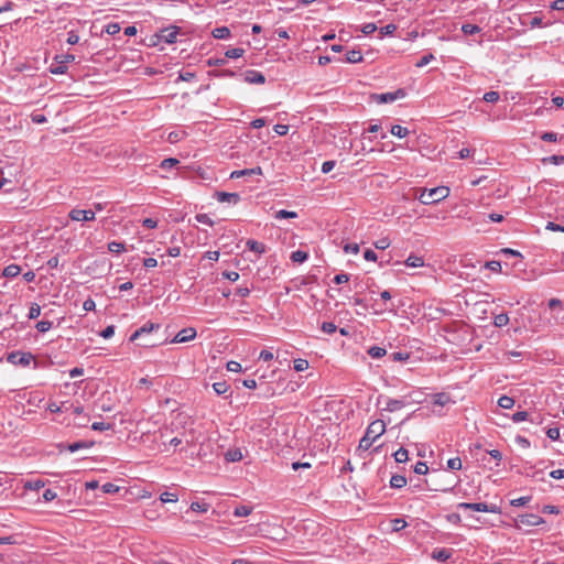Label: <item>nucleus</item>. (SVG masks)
I'll use <instances>...</instances> for the list:
<instances>
[{"label":"nucleus","mask_w":564,"mask_h":564,"mask_svg":"<svg viewBox=\"0 0 564 564\" xmlns=\"http://www.w3.org/2000/svg\"><path fill=\"white\" fill-rule=\"evenodd\" d=\"M405 264L411 268H420L424 265V260L422 257L410 254L405 260Z\"/></svg>","instance_id":"obj_21"},{"label":"nucleus","mask_w":564,"mask_h":564,"mask_svg":"<svg viewBox=\"0 0 564 564\" xmlns=\"http://www.w3.org/2000/svg\"><path fill=\"white\" fill-rule=\"evenodd\" d=\"M429 471V467L425 462H417L414 466V473L417 475H425Z\"/></svg>","instance_id":"obj_48"},{"label":"nucleus","mask_w":564,"mask_h":564,"mask_svg":"<svg viewBox=\"0 0 564 564\" xmlns=\"http://www.w3.org/2000/svg\"><path fill=\"white\" fill-rule=\"evenodd\" d=\"M66 41H67V43L69 45H75V44L78 43L79 36H78V34L75 31H69L67 33V40Z\"/></svg>","instance_id":"obj_64"},{"label":"nucleus","mask_w":564,"mask_h":564,"mask_svg":"<svg viewBox=\"0 0 564 564\" xmlns=\"http://www.w3.org/2000/svg\"><path fill=\"white\" fill-rule=\"evenodd\" d=\"M53 326V323L51 321H40L36 323L35 328L40 333H45L50 330Z\"/></svg>","instance_id":"obj_43"},{"label":"nucleus","mask_w":564,"mask_h":564,"mask_svg":"<svg viewBox=\"0 0 564 564\" xmlns=\"http://www.w3.org/2000/svg\"><path fill=\"white\" fill-rule=\"evenodd\" d=\"M531 501V496H524L517 499L511 500V506L513 507H522Z\"/></svg>","instance_id":"obj_50"},{"label":"nucleus","mask_w":564,"mask_h":564,"mask_svg":"<svg viewBox=\"0 0 564 564\" xmlns=\"http://www.w3.org/2000/svg\"><path fill=\"white\" fill-rule=\"evenodd\" d=\"M213 389L218 395H221L228 391L229 384L226 381L215 382Z\"/></svg>","instance_id":"obj_38"},{"label":"nucleus","mask_w":564,"mask_h":564,"mask_svg":"<svg viewBox=\"0 0 564 564\" xmlns=\"http://www.w3.org/2000/svg\"><path fill=\"white\" fill-rule=\"evenodd\" d=\"M452 550L445 547H436L433 550L431 557L438 562H445L452 556Z\"/></svg>","instance_id":"obj_14"},{"label":"nucleus","mask_w":564,"mask_h":564,"mask_svg":"<svg viewBox=\"0 0 564 564\" xmlns=\"http://www.w3.org/2000/svg\"><path fill=\"white\" fill-rule=\"evenodd\" d=\"M262 169L260 166L245 170H237L231 172L230 178H240L242 176L261 175Z\"/></svg>","instance_id":"obj_13"},{"label":"nucleus","mask_w":564,"mask_h":564,"mask_svg":"<svg viewBox=\"0 0 564 564\" xmlns=\"http://www.w3.org/2000/svg\"><path fill=\"white\" fill-rule=\"evenodd\" d=\"M368 355L373 359H379L387 354L386 348L379 346H372L368 349Z\"/></svg>","instance_id":"obj_24"},{"label":"nucleus","mask_w":564,"mask_h":564,"mask_svg":"<svg viewBox=\"0 0 564 564\" xmlns=\"http://www.w3.org/2000/svg\"><path fill=\"white\" fill-rule=\"evenodd\" d=\"M457 508L463 510H473L477 512H497V507L495 505H487L485 502H460L457 505Z\"/></svg>","instance_id":"obj_5"},{"label":"nucleus","mask_w":564,"mask_h":564,"mask_svg":"<svg viewBox=\"0 0 564 564\" xmlns=\"http://www.w3.org/2000/svg\"><path fill=\"white\" fill-rule=\"evenodd\" d=\"M196 220L200 224H205V225H208V226H213V220L210 219V217L207 215V214H197L195 216Z\"/></svg>","instance_id":"obj_59"},{"label":"nucleus","mask_w":564,"mask_h":564,"mask_svg":"<svg viewBox=\"0 0 564 564\" xmlns=\"http://www.w3.org/2000/svg\"><path fill=\"white\" fill-rule=\"evenodd\" d=\"M321 328L326 334H333L336 332L337 326L333 322H324Z\"/></svg>","instance_id":"obj_51"},{"label":"nucleus","mask_w":564,"mask_h":564,"mask_svg":"<svg viewBox=\"0 0 564 564\" xmlns=\"http://www.w3.org/2000/svg\"><path fill=\"white\" fill-rule=\"evenodd\" d=\"M34 360V355L30 351H12L8 355V361L21 366L28 367Z\"/></svg>","instance_id":"obj_4"},{"label":"nucleus","mask_w":564,"mask_h":564,"mask_svg":"<svg viewBox=\"0 0 564 564\" xmlns=\"http://www.w3.org/2000/svg\"><path fill=\"white\" fill-rule=\"evenodd\" d=\"M242 76H243V80L248 84H264L265 83L264 75L259 70L249 69V70H246L242 74Z\"/></svg>","instance_id":"obj_11"},{"label":"nucleus","mask_w":564,"mask_h":564,"mask_svg":"<svg viewBox=\"0 0 564 564\" xmlns=\"http://www.w3.org/2000/svg\"><path fill=\"white\" fill-rule=\"evenodd\" d=\"M397 31V25L393 23L387 24L379 30V39H383L388 35H393Z\"/></svg>","instance_id":"obj_27"},{"label":"nucleus","mask_w":564,"mask_h":564,"mask_svg":"<svg viewBox=\"0 0 564 564\" xmlns=\"http://www.w3.org/2000/svg\"><path fill=\"white\" fill-rule=\"evenodd\" d=\"M345 61L347 63H351V64H355V63H360L362 61V54H361V51L359 50H350L346 53V58Z\"/></svg>","instance_id":"obj_20"},{"label":"nucleus","mask_w":564,"mask_h":564,"mask_svg":"<svg viewBox=\"0 0 564 564\" xmlns=\"http://www.w3.org/2000/svg\"><path fill=\"white\" fill-rule=\"evenodd\" d=\"M350 279V275L347 274V273H339L337 275L334 276V283L335 284H343V283H347Z\"/></svg>","instance_id":"obj_61"},{"label":"nucleus","mask_w":564,"mask_h":564,"mask_svg":"<svg viewBox=\"0 0 564 564\" xmlns=\"http://www.w3.org/2000/svg\"><path fill=\"white\" fill-rule=\"evenodd\" d=\"M180 163V161L177 159H173V158H169V159H164L162 162H161V167L163 170H167V169H172L174 167L175 165H177Z\"/></svg>","instance_id":"obj_46"},{"label":"nucleus","mask_w":564,"mask_h":564,"mask_svg":"<svg viewBox=\"0 0 564 564\" xmlns=\"http://www.w3.org/2000/svg\"><path fill=\"white\" fill-rule=\"evenodd\" d=\"M21 268L18 264H9L3 270V275L6 278H15L20 274Z\"/></svg>","instance_id":"obj_23"},{"label":"nucleus","mask_w":564,"mask_h":564,"mask_svg":"<svg viewBox=\"0 0 564 564\" xmlns=\"http://www.w3.org/2000/svg\"><path fill=\"white\" fill-rule=\"evenodd\" d=\"M40 314H41V306L36 303H33L29 310L28 317L30 319H35L40 316Z\"/></svg>","instance_id":"obj_45"},{"label":"nucleus","mask_w":564,"mask_h":564,"mask_svg":"<svg viewBox=\"0 0 564 564\" xmlns=\"http://www.w3.org/2000/svg\"><path fill=\"white\" fill-rule=\"evenodd\" d=\"M308 258V253L303 250H296L291 253V260L293 262L303 263Z\"/></svg>","instance_id":"obj_26"},{"label":"nucleus","mask_w":564,"mask_h":564,"mask_svg":"<svg viewBox=\"0 0 564 564\" xmlns=\"http://www.w3.org/2000/svg\"><path fill=\"white\" fill-rule=\"evenodd\" d=\"M498 405L502 409H511L514 405V400L511 397L502 395L498 400Z\"/></svg>","instance_id":"obj_35"},{"label":"nucleus","mask_w":564,"mask_h":564,"mask_svg":"<svg viewBox=\"0 0 564 564\" xmlns=\"http://www.w3.org/2000/svg\"><path fill=\"white\" fill-rule=\"evenodd\" d=\"M246 246L249 250L262 254L265 252V245L252 239L247 240Z\"/></svg>","instance_id":"obj_17"},{"label":"nucleus","mask_w":564,"mask_h":564,"mask_svg":"<svg viewBox=\"0 0 564 564\" xmlns=\"http://www.w3.org/2000/svg\"><path fill=\"white\" fill-rule=\"evenodd\" d=\"M406 96V91L403 88H399L395 91L382 93V94H373L371 95V99L377 104H389L393 102L398 99H402Z\"/></svg>","instance_id":"obj_3"},{"label":"nucleus","mask_w":564,"mask_h":564,"mask_svg":"<svg viewBox=\"0 0 564 564\" xmlns=\"http://www.w3.org/2000/svg\"><path fill=\"white\" fill-rule=\"evenodd\" d=\"M251 512H252L251 507L242 505V506H238L237 508H235L234 516L235 517H247Z\"/></svg>","instance_id":"obj_36"},{"label":"nucleus","mask_w":564,"mask_h":564,"mask_svg":"<svg viewBox=\"0 0 564 564\" xmlns=\"http://www.w3.org/2000/svg\"><path fill=\"white\" fill-rule=\"evenodd\" d=\"M481 29L476 24L466 23L462 25V32L466 35L479 33Z\"/></svg>","instance_id":"obj_34"},{"label":"nucleus","mask_w":564,"mask_h":564,"mask_svg":"<svg viewBox=\"0 0 564 564\" xmlns=\"http://www.w3.org/2000/svg\"><path fill=\"white\" fill-rule=\"evenodd\" d=\"M390 132H391V134H393L394 137H398V138H404L409 134L408 128L402 127L400 124L392 126Z\"/></svg>","instance_id":"obj_29"},{"label":"nucleus","mask_w":564,"mask_h":564,"mask_svg":"<svg viewBox=\"0 0 564 564\" xmlns=\"http://www.w3.org/2000/svg\"><path fill=\"white\" fill-rule=\"evenodd\" d=\"M91 429L94 431H107V430H110L112 429V424L110 423H105V422H94L93 425H91Z\"/></svg>","instance_id":"obj_47"},{"label":"nucleus","mask_w":564,"mask_h":564,"mask_svg":"<svg viewBox=\"0 0 564 564\" xmlns=\"http://www.w3.org/2000/svg\"><path fill=\"white\" fill-rule=\"evenodd\" d=\"M509 323V316L506 313H501L495 316L494 318V325L496 327H503Z\"/></svg>","instance_id":"obj_33"},{"label":"nucleus","mask_w":564,"mask_h":564,"mask_svg":"<svg viewBox=\"0 0 564 564\" xmlns=\"http://www.w3.org/2000/svg\"><path fill=\"white\" fill-rule=\"evenodd\" d=\"M449 195V188L446 186H437L431 189H422L417 196L419 200L424 205H431L445 199Z\"/></svg>","instance_id":"obj_2"},{"label":"nucleus","mask_w":564,"mask_h":564,"mask_svg":"<svg viewBox=\"0 0 564 564\" xmlns=\"http://www.w3.org/2000/svg\"><path fill=\"white\" fill-rule=\"evenodd\" d=\"M405 406V402L399 399L387 398L384 402V410L389 412H395Z\"/></svg>","instance_id":"obj_15"},{"label":"nucleus","mask_w":564,"mask_h":564,"mask_svg":"<svg viewBox=\"0 0 564 564\" xmlns=\"http://www.w3.org/2000/svg\"><path fill=\"white\" fill-rule=\"evenodd\" d=\"M120 25L118 23H109L105 26V32L110 35H115L120 32Z\"/></svg>","instance_id":"obj_52"},{"label":"nucleus","mask_w":564,"mask_h":564,"mask_svg":"<svg viewBox=\"0 0 564 564\" xmlns=\"http://www.w3.org/2000/svg\"><path fill=\"white\" fill-rule=\"evenodd\" d=\"M108 250L112 253H121L123 251H127V248L123 242L111 241L108 243Z\"/></svg>","instance_id":"obj_31"},{"label":"nucleus","mask_w":564,"mask_h":564,"mask_svg":"<svg viewBox=\"0 0 564 564\" xmlns=\"http://www.w3.org/2000/svg\"><path fill=\"white\" fill-rule=\"evenodd\" d=\"M161 327L160 324L158 323H152V322H147L143 326H141L140 328H138L130 337V340L131 341H134L137 340L138 338H140L141 336L145 335V334H150L154 330H159Z\"/></svg>","instance_id":"obj_9"},{"label":"nucleus","mask_w":564,"mask_h":564,"mask_svg":"<svg viewBox=\"0 0 564 564\" xmlns=\"http://www.w3.org/2000/svg\"><path fill=\"white\" fill-rule=\"evenodd\" d=\"M522 25H529L531 29H534V28H543V26H546L547 24H544L543 21H542V18L541 17H533V18H530V21H522L521 22Z\"/></svg>","instance_id":"obj_28"},{"label":"nucleus","mask_w":564,"mask_h":564,"mask_svg":"<svg viewBox=\"0 0 564 564\" xmlns=\"http://www.w3.org/2000/svg\"><path fill=\"white\" fill-rule=\"evenodd\" d=\"M55 59L57 62V65L51 66V73L56 74V75H62L67 72V64L75 61V55H73V54L57 55L55 57Z\"/></svg>","instance_id":"obj_6"},{"label":"nucleus","mask_w":564,"mask_h":564,"mask_svg":"<svg viewBox=\"0 0 564 564\" xmlns=\"http://www.w3.org/2000/svg\"><path fill=\"white\" fill-rule=\"evenodd\" d=\"M160 500L162 502H176L178 500V497L176 494L174 492H169V491H165V492H162L161 496H160Z\"/></svg>","instance_id":"obj_41"},{"label":"nucleus","mask_w":564,"mask_h":564,"mask_svg":"<svg viewBox=\"0 0 564 564\" xmlns=\"http://www.w3.org/2000/svg\"><path fill=\"white\" fill-rule=\"evenodd\" d=\"M45 486L42 479L29 480L24 484V489L37 491Z\"/></svg>","instance_id":"obj_25"},{"label":"nucleus","mask_w":564,"mask_h":564,"mask_svg":"<svg viewBox=\"0 0 564 564\" xmlns=\"http://www.w3.org/2000/svg\"><path fill=\"white\" fill-rule=\"evenodd\" d=\"M393 361H405L410 358L408 352L395 351L391 355Z\"/></svg>","instance_id":"obj_57"},{"label":"nucleus","mask_w":564,"mask_h":564,"mask_svg":"<svg viewBox=\"0 0 564 564\" xmlns=\"http://www.w3.org/2000/svg\"><path fill=\"white\" fill-rule=\"evenodd\" d=\"M386 432V424L381 420L373 421L369 424L365 435L359 442V449L367 451L371 447L375 441Z\"/></svg>","instance_id":"obj_1"},{"label":"nucleus","mask_w":564,"mask_h":564,"mask_svg":"<svg viewBox=\"0 0 564 564\" xmlns=\"http://www.w3.org/2000/svg\"><path fill=\"white\" fill-rule=\"evenodd\" d=\"M394 459L397 463H404L409 459V452L404 447H400L394 454Z\"/></svg>","instance_id":"obj_32"},{"label":"nucleus","mask_w":564,"mask_h":564,"mask_svg":"<svg viewBox=\"0 0 564 564\" xmlns=\"http://www.w3.org/2000/svg\"><path fill=\"white\" fill-rule=\"evenodd\" d=\"M406 485V478L403 475H393L390 479V487L401 489Z\"/></svg>","instance_id":"obj_19"},{"label":"nucleus","mask_w":564,"mask_h":564,"mask_svg":"<svg viewBox=\"0 0 564 564\" xmlns=\"http://www.w3.org/2000/svg\"><path fill=\"white\" fill-rule=\"evenodd\" d=\"M196 329L193 327H187L181 329L176 336L172 339V343H187L196 337Z\"/></svg>","instance_id":"obj_10"},{"label":"nucleus","mask_w":564,"mask_h":564,"mask_svg":"<svg viewBox=\"0 0 564 564\" xmlns=\"http://www.w3.org/2000/svg\"><path fill=\"white\" fill-rule=\"evenodd\" d=\"M543 161L555 165L564 164V155H551Z\"/></svg>","instance_id":"obj_54"},{"label":"nucleus","mask_w":564,"mask_h":564,"mask_svg":"<svg viewBox=\"0 0 564 564\" xmlns=\"http://www.w3.org/2000/svg\"><path fill=\"white\" fill-rule=\"evenodd\" d=\"M101 489L105 494H113L119 490V487L112 482H106L102 485Z\"/></svg>","instance_id":"obj_58"},{"label":"nucleus","mask_w":564,"mask_h":564,"mask_svg":"<svg viewBox=\"0 0 564 564\" xmlns=\"http://www.w3.org/2000/svg\"><path fill=\"white\" fill-rule=\"evenodd\" d=\"M215 39L225 40L230 36V30L227 26H219L212 32Z\"/></svg>","instance_id":"obj_22"},{"label":"nucleus","mask_w":564,"mask_h":564,"mask_svg":"<svg viewBox=\"0 0 564 564\" xmlns=\"http://www.w3.org/2000/svg\"><path fill=\"white\" fill-rule=\"evenodd\" d=\"M546 436L552 441H557L560 438V429H557V427L547 429Z\"/></svg>","instance_id":"obj_60"},{"label":"nucleus","mask_w":564,"mask_h":564,"mask_svg":"<svg viewBox=\"0 0 564 564\" xmlns=\"http://www.w3.org/2000/svg\"><path fill=\"white\" fill-rule=\"evenodd\" d=\"M500 98V95L498 91H495V90H490V91H487L485 93L482 99L486 101V102H497Z\"/></svg>","instance_id":"obj_42"},{"label":"nucleus","mask_w":564,"mask_h":564,"mask_svg":"<svg viewBox=\"0 0 564 564\" xmlns=\"http://www.w3.org/2000/svg\"><path fill=\"white\" fill-rule=\"evenodd\" d=\"M308 368V361L306 359H295L294 360V370L297 372L304 371Z\"/></svg>","instance_id":"obj_44"},{"label":"nucleus","mask_w":564,"mask_h":564,"mask_svg":"<svg viewBox=\"0 0 564 564\" xmlns=\"http://www.w3.org/2000/svg\"><path fill=\"white\" fill-rule=\"evenodd\" d=\"M344 251L346 253L357 254L359 252V245L358 243H346L344 246Z\"/></svg>","instance_id":"obj_63"},{"label":"nucleus","mask_w":564,"mask_h":564,"mask_svg":"<svg viewBox=\"0 0 564 564\" xmlns=\"http://www.w3.org/2000/svg\"><path fill=\"white\" fill-rule=\"evenodd\" d=\"M392 523H393V531H395V532L404 529L408 525L406 521L401 518L393 519Z\"/></svg>","instance_id":"obj_53"},{"label":"nucleus","mask_w":564,"mask_h":564,"mask_svg":"<svg viewBox=\"0 0 564 564\" xmlns=\"http://www.w3.org/2000/svg\"><path fill=\"white\" fill-rule=\"evenodd\" d=\"M215 198L219 203H229V204H237L240 200V196L238 193H228V192H216Z\"/></svg>","instance_id":"obj_12"},{"label":"nucleus","mask_w":564,"mask_h":564,"mask_svg":"<svg viewBox=\"0 0 564 564\" xmlns=\"http://www.w3.org/2000/svg\"><path fill=\"white\" fill-rule=\"evenodd\" d=\"M390 240L388 238H380L375 242V247L379 250H386L390 246Z\"/></svg>","instance_id":"obj_55"},{"label":"nucleus","mask_w":564,"mask_h":564,"mask_svg":"<svg viewBox=\"0 0 564 564\" xmlns=\"http://www.w3.org/2000/svg\"><path fill=\"white\" fill-rule=\"evenodd\" d=\"M377 31V25L375 23H366L362 25L361 28V32L365 34V35H369V34H372L373 32Z\"/></svg>","instance_id":"obj_62"},{"label":"nucleus","mask_w":564,"mask_h":564,"mask_svg":"<svg viewBox=\"0 0 564 564\" xmlns=\"http://www.w3.org/2000/svg\"><path fill=\"white\" fill-rule=\"evenodd\" d=\"M274 217L276 219L296 218L297 217V213L289 212V210H285V209H280V210L275 212Z\"/></svg>","instance_id":"obj_40"},{"label":"nucleus","mask_w":564,"mask_h":564,"mask_svg":"<svg viewBox=\"0 0 564 564\" xmlns=\"http://www.w3.org/2000/svg\"><path fill=\"white\" fill-rule=\"evenodd\" d=\"M225 459L230 463L240 462L242 459L240 448L228 449L225 454Z\"/></svg>","instance_id":"obj_18"},{"label":"nucleus","mask_w":564,"mask_h":564,"mask_svg":"<svg viewBox=\"0 0 564 564\" xmlns=\"http://www.w3.org/2000/svg\"><path fill=\"white\" fill-rule=\"evenodd\" d=\"M209 509V505L207 502L193 501L191 503V510L194 512L205 513Z\"/></svg>","instance_id":"obj_30"},{"label":"nucleus","mask_w":564,"mask_h":564,"mask_svg":"<svg viewBox=\"0 0 564 564\" xmlns=\"http://www.w3.org/2000/svg\"><path fill=\"white\" fill-rule=\"evenodd\" d=\"M447 469L459 470L462 469V459L459 457H453L447 460Z\"/></svg>","instance_id":"obj_39"},{"label":"nucleus","mask_w":564,"mask_h":564,"mask_svg":"<svg viewBox=\"0 0 564 564\" xmlns=\"http://www.w3.org/2000/svg\"><path fill=\"white\" fill-rule=\"evenodd\" d=\"M178 32L180 29L177 26L166 28L162 31V39L169 44L175 43Z\"/></svg>","instance_id":"obj_16"},{"label":"nucleus","mask_w":564,"mask_h":564,"mask_svg":"<svg viewBox=\"0 0 564 564\" xmlns=\"http://www.w3.org/2000/svg\"><path fill=\"white\" fill-rule=\"evenodd\" d=\"M518 522L525 527H536V525H541V524L545 523V520L538 514L525 513V514L519 516Z\"/></svg>","instance_id":"obj_8"},{"label":"nucleus","mask_w":564,"mask_h":564,"mask_svg":"<svg viewBox=\"0 0 564 564\" xmlns=\"http://www.w3.org/2000/svg\"><path fill=\"white\" fill-rule=\"evenodd\" d=\"M485 267L489 269L492 272H500L501 271V263L499 261L492 260L486 262Z\"/></svg>","instance_id":"obj_56"},{"label":"nucleus","mask_w":564,"mask_h":564,"mask_svg":"<svg viewBox=\"0 0 564 564\" xmlns=\"http://www.w3.org/2000/svg\"><path fill=\"white\" fill-rule=\"evenodd\" d=\"M69 218L74 221H91L95 219V210L93 209H72Z\"/></svg>","instance_id":"obj_7"},{"label":"nucleus","mask_w":564,"mask_h":564,"mask_svg":"<svg viewBox=\"0 0 564 564\" xmlns=\"http://www.w3.org/2000/svg\"><path fill=\"white\" fill-rule=\"evenodd\" d=\"M243 53H245V50L241 47L229 48L226 51L225 57H226V59L227 58H239L243 55Z\"/></svg>","instance_id":"obj_37"},{"label":"nucleus","mask_w":564,"mask_h":564,"mask_svg":"<svg viewBox=\"0 0 564 564\" xmlns=\"http://www.w3.org/2000/svg\"><path fill=\"white\" fill-rule=\"evenodd\" d=\"M434 59V55L433 54H426L424 56H422L416 63H415V66L421 68V67H424L426 66L431 61Z\"/></svg>","instance_id":"obj_49"}]
</instances>
